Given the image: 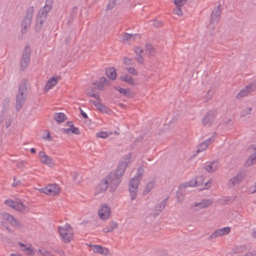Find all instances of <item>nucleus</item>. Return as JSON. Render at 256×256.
<instances>
[{
	"label": "nucleus",
	"mask_w": 256,
	"mask_h": 256,
	"mask_svg": "<svg viewBox=\"0 0 256 256\" xmlns=\"http://www.w3.org/2000/svg\"><path fill=\"white\" fill-rule=\"evenodd\" d=\"M120 79L121 80L126 82L132 86L134 85V84L133 78L128 74H126L124 76H121L120 77Z\"/></svg>",
	"instance_id": "f704fd0d"
},
{
	"label": "nucleus",
	"mask_w": 256,
	"mask_h": 256,
	"mask_svg": "<svg viewBox=\"0 0 256 256\" xmlns=\"http://www.w3.org/2000/svg\"><path fill=\"white\" fill-rule=\"evenodd\" d=\"M174 12L179 16H181L182 15V12L180 8L179 7L176 6V8L174 10Z\"/></svg>",
	"instance_id": "603ef678"
},
{
	"label": "nucleus",
	"mask_w": 256,
	"mask_h": 256,
	"mask_svg": "<svg viewBox=\"0 0 256 256\" xmlns=\"http://www.w3.org/2000/svg\"><path fill=\"white\" fill-rule=\"evenodd\" d=\"M118 227V224L116 222L112 221L109 223L106 227L104 228L102 231L105 233L110 232L113 231L114 229L117 228Z\"/></svg>",
	"instance_id": "a878e982"
},
{
	"label": "nucleus",
	"mask_w": 256,
	"mask_h": 256,
	"mask_svg": "<svg viewBox=\"0 0 256 256\" xmlns=\"http://www.w3.org/2000/svg\"><path fill=\"white\" fill-rule=\"evenodd\" d=\"M20 184V182L18 180H16V177H14V182L12 184L13 187H16L18 185Z\"/></svg>",
	"instance_id": "4d7b16f0"
},
{
	"label": "nucleus",
	"mask_w": 256,
	"mask_h": 256,
	"mask_svg": "<svg viewBox=\"0 0 256 256\" xmlns=\"http://www.w3.org/2000/svg\"><path fill=\"white\" fill-rule=\"evenodd\" d=\"M137 34H129L126 32H123L122 34V40L124 43L134 40Z\"/></svg>",
	"instance_id": "bb28decb"
},
{
	"label": "nucleus",
	"mask_w": 256,
	"mask_h": 256,
	"mask_svg": "<svg viewBox=\"0 0 256 256\" xmlns=\"http://www.w3.org/2000/svg\"><path fill=\"white\" fill-rule=\"evenodd\" d=\"M114 88L126 96L128 98H132L134 96V93L131 92L130 89L128 88H124L120 86H115L114 87Z\"/></svg>",
	"instance_id": "5701e85b"
},
{
	"label": "nucleus",
	"mask_w": 256,
	"mask_h": 256,
	"mask_svg": "<svg viewBox=\"0 0 256 256\" xmlns=\"http://www.w3.org/2000/svg\"><path fill=\"white\" fill-rule=\"evenodd\" d=\"M66 124L70 128H72L74 126V124H73V122L71 121H68L66 122Z\"/></svg>",
	"instance_id": "774afa93"
},
{
	"label": "nucleus",
	"mask_w": 256,
	"mask_h": 256,
	"mask_svg": "<svg viewBox=\"0 0 256 256\" xmlns=\"http://www.w3.org/2000/svg\"><path fill=\"white\" fill-rule=\"evenodd\" d=\"M186 2V0H174V4L176 7L181 8Z\"/></svg>",
	"instance_id": "a19ab883"
},
{
	"label": "nucleus",
	"mask_w": 256,
	"mask_h": 256,
	"mask_svg": "<svg viewBox=\"0 0 256 256\" xmlns=\"http://www.w3.org/2000/svg\"><path fill=\"white\" fill-rule=\"evenodd\" d=\"M98 216L102 220H106L109 218L110 214V208L106 204L101 205V208L98 212Z\"/></svg>",
	"instance_id": "4468645a"
},
{
	"label": "nucleus",
	"mask_w": 256,
	"mask_h": 256,
	"mask_svg": "<svg viewBox=\"0 0 256 256\" xmlns=\"http://www.w3.org/2000/svg\"><path fill=\"white\" fill-rule=\"evenodd\" d=\"M213 96V92L210 90L207 92L206 94L204 96V99L206 102L212 99Z\"/></svg>",
	"instance_id": "c03bdc74"
},
{
	"label": "nucleus",
	"mask_w": 256,
	"mask_h": 256,
	"mask_svg": "<svg viewBox=\"0 0 256 256\" xmlns=\"http://www.w3.org/2000/svg\"><path fill=\"white\" fill-rule=\"evenodd\" d=\"M144 172V169L142 167H140L137 170V172L134 176L133 178H134L136 180H139L140 181L142 179V176L143 175Z\"/></svg>",
	"instance_id": "e433bc0d"
},
{
	"label": "nucleus",
	"mask_w": 256,
	"mask_h": 256,
	"mask_svg": "<svg viewBox=\"0 0 256 256\" xmlns=\"http://www.w3.org/2000/svg\"><path fill=\"white\" fill-rule=\"evenodd\" d=\"M250 190H251L252 194H254L256 192V182L255 183V185L253 188H250Z\"/></svg>",
	"instance_id": "69168bd1"
},
{
	"label": "nucleus",
	"mask_w": 256,
	"mask_h": 256,
	"mask_svg": "<svg viewBox=\"0 0 256 256\" xmlns=\"http://www.w3.org/2000/svg\"><path fill=\"white\" fill-rule=\"evenodd\" d=\"M220 6V4H219L214 8L211 14L210 20V24L216 25L218 22L221 15Z\"/></svg>",
	"instance_id": "9b49d317"
},
{
	"label": "nucleus",
	"mask_w": 256,
	"mask_h": 256,
	"mask_svg": "<svg viewBox=\"0 0 256 256\" xmlns=\"http://www.w3.org/2000/svg\"><path fill=\"white\" fill-rule=\"evenodd\" d=\"M203 176H196L194 180H190L188 182L182 184L180 186V188H186L188 186H196L201 184L203 182Z\"/></svg>",
	"instance_id": "dca6fc26"
},
{
	"label": "nucleus",
	"mask_w": 256,
	"mask_h": 256,
	"mask_svg": "<svg viewBox=\"0 0 256 256\" xmlns=\"http://www.w3.org/2000/svg\"><path fill=\"white\" fill-rule=\"evenodd\" d=\"M252 110V108H245L244 110H242L241 116H245L246 115L250 114Z\"/></svg>",
	"instance_id": "09e8293b"
},
{
	"label": "nucleus",
	"mask_w": 256,
	"mask_h": 256,
	"mask_svg": "<svg viewBox=\"0 0 256 256\" xmlns=\"http://www.w3.org/2000/svg\"><path fill=\"white\" fill-rule=\"evenodd\" d=\"M92 247V250L94 252L104 255H106L108 254V250L106 248L98 245L93 246Z\"/></svg>",
	"instance_id": "7c9ffc66"
},
{
	"label": "nucleus",
	"mask_w": 256,
	"mask_h": 256,
	"mask_svg": "<svg viewBox=\"0 0 256 256\" xmlns=\"http://www.w3.org/2000/svg\"><path fill=\"white\" fill-rule=\"evenodd\" d=\"M234 200V198L231 196H226L224 198V202L225 204H228V202H232Z\"/></svg>",
	"instance_id": "6e6d98bb"
},
{
	"label": "nucleus",
	"mask_w": 256,
	"mask_h": 256,
	"mask_svg": "<svg viewBox=\"0 0 256 256\" xmlns=\"http://www.w3.org/2000/svg\"><path fill=\"white\" fill-rule=\"evenodd\" d=\"M96 136H97V137H98V138H106L108 136V133L106 132H100L97 133Z\"/></svg>",
	"instance_id": "3c124183"
},
{
	"label": "nucleus",
	"mask_w": 256,
	"mask_h": 256,
	"mask_svg": "<svg viewBox=\"0 0 256 256\" xmlns=\"http://www.w3.org/2000/svg\"><path fill=\"white\" fill-rule=\"evenodd\" d=\"M168 200V198H166L162 200V202L158 204L156 206L155 211L156 212L154 214V216L159 214L162 212L166 204V201Z\"/></svg>",
	"instance_id": "c85d7f7f"
},
{
	"label": "nucleus",
	"mask_w": 256,
	"mask_h": 256,
	"mask_svg": "<svg viewBox=\"0 0 256 256\" xmlns=\"http://www.w3.org/2000/svg\"><path fill=\"white\" fill-rule=\"evenodd\" d=\"M100 82L103 84H106L108 86L110 84V82L105 77H101L100 78Z\"/></svg>",
	"instance_id": "de8ad7c7"
},
{
	"label": "nucleus",
	"mask_w": 256,
	"mask_h": 256,
	"mask_svg": "<svg viewBox=\"0 0 256 256\" xmlns=\"http://www.w3.org/2000/svg\"><path fill=\"white\" fill-rule=\"evenodd\" d=\"M140 182V181L139 180H136L132 178L130 180L128 190L131 200H134L136 198Z\"/></svg>",
	"instance_id": "423d86ee"
},
{
	"label": "nucleus",
	"mask_w": 256,
	"mask_h": 256,
	"mask_svg": "<svg viewBox=\"0 0 256 256\" xmlns=\"http://www.w3.org/2000/svg\"><path fill=\"white\" fill-rule=\"evenodd\" d=\"M26 96L22 95V94H16V108L17 111H19L24 104Z\"/></svg>",
	"instance_id": "a211bd4d"
},
{
	"label": "nucleus",
	"mask_w": 256,
	"mask_h": 256,
	"mask_svg": "<svg viewBox=\"0 0 256 256\" xmlns=\"http://www.w3.org/2000/svg\"><path fill=\"white\" fill-rule=\"evenodd\" d=\"M22 251L26 252L29 256H33L34 254V250L30 247L22 248Z\"/></svg>",
	"instance_id": "79ce46f5"
},
{
	"label": "nucleus",
	"mask_w": 256,
	"mask_h": 256,
	"mask_svg": "<svg viewBox=\"0 0 256 256\" xmlns=\"http://www.w3.org/2000/svg\"><path fill=\"white\" fill-rule=\"evenodd\" d=\"M96 84H98L96 88L99 90H102L103 87H104V84H102V83H100V82H96L94 83V84L96 85Z\"/></svg>",
	"instance_id": "bf43d9fd"
},
{
	"label": "nucleus",
	"mask_w": 256,
	"mask_h": 256,
	"mask_svg": "<svg viewBox=\"0 0 256 256\" xmlns=\"http://www.w3.org/2000/svg\"><path fill=\"white\" fill-rule=\"evenodd\" d=\"M57 84V80L53 76L46 83L45 86L44 90L46 92L48 91L52 87L55 86Z\"/></svg>",
	"instance_id": "c756f323"
},
{
	"label": "nucleus",
	"mask_w": 256,
	"mask_h": 256,
	"mask_svg": "<svg viewBox=\"0 0 256 256\" xmlns=\"http://www.w3.org/2000/svg\"><path fill=\"white\" fill-rule=\"evenodd\" d=\"M244 256H256V254L254 252H249L246 254Z\"/></svg>",
	"instance_id": "338daca9"
},
{
	"label": "nucleus",
	"mask_w": 256,
	"mask_h": 256,
	"mask_svg": "<svg viewBox=\"0 0 256 256\" xmlns=\"http://www.w3.org/2000/svg\"><path fill=\"white\" fill-rule=\"evenodd\" d=\"M218 114V110L212 108L208 110L202 120V124L204 126H210L214 121Z\"/></svg>",
	"instance_id": "39448f33"
},
{
	"label": "nucleus",
	"mask_w": 256,
	"mask_h": 256,
	"mask_svg": "<svg viewBox=\"0 0 256 256\" xmlns=\"http://www.w3.org/2000/svg\"><path fill=\"white\" fill-rule=\"evenodd\" d=\"M72 176L73 180L74 181H75L76 182L78 183L79 182V180L77 181V178H78V174L76 172H74L72 173Z\"/></svg>",
	"instance_id": "13d9d810"
},
{
	"label": "nucleus",
	"mask_w": 256,
	"mask_h": 256,
	"mask_svg": "<svg viewBox=\"0 0 256 256\" xmlns=\"http://www.w3.org/2000/svg\"><path fill=\"white\" fill-rule=\"evenodd\" d=\"M256 90V80L244 86L236 96V99L246 96L250 92Z\"/></svg>",
	"instance_id": "0eeeda50"
},
{
	"label": "nucleus",
	"mask_w": 256,
	"mask_h": 256,
	"mask_svg": "<svg viewBox=\"0 0 256 256\" xmlns=\"http://www.w3.org/2000/svg\"><path fill=\"white\" fill-rule=\"evenodd\" d=\"M120 0H110V2L106 6L107 10H110L114 8V7L120 2Z\"/></svg>",
	"instance_id": "58836bf2"
},
{
	"label": "nucleus",
	"mask_w": 256,
	"mask_h": 256,
	"mask_svg": "<svg viewBox=\"0 0 256 256\" xmlns=\"http://www.w3.org/2000/svg\"><path fill=\"white\" fill-rule=\"evenodd\" d=\"M27 80H22L20 82L18 87V92L17 94H22L23 96H26L28 94V86H27Z\"/></svg>",
	"instance_id": "412c9836"
},
{
	"label": "nucleus",
	"mask_w": 256,
	"mask_h": 256,
	"mask_svg": "<svg viewBox=\"0 0 256 256\" xmlns=\"http://www.w3.org/2000/svg\"><path fill=\"white\" fill-rule=\"evenodd\" d=\"M14 209L24 214H26L28 211V207L20 200L16 202Z\"/></svg>",
	"instance_id": "b1692460"
},
{
	"label": "nucleus",
	"mask_w": 256,
	"mask_h": 256,
	"mask_svg": "<svg viewBox=\"0 0 256 256\" xmlns=\"http://www.w3.org/2000/svg\"><path fill=\"white\" fill-rule=\"evenodd\" d=\"M126 70L130 74H132L134 76H137L138 74V72H137V71L135 70L134 68L132 67L126 68Z\"/></svg>",
	"instance_id": "a18cd8bd"
},
{
	"label": "nucleus",
	"mask_w": 256,
	"mask_h": 256,
	"mask_svg": "<svg viewBox=\"0 0 256 256\" xmlns=\"http://www.w3.org/2000/svg\"><path fill=\"white\" fill-rule=\"evenodd\" d=\"M123 62L124 64L127 65H132L134 64V60L132 58H124Z\"/></svg>",
	"instance_id": "49530a36"
},
{
	"label": "nucleus",
	"mask_w": 256,
	"mask_h": 256,
	"mask_svg": "<svg viewBox=\"0 0 256 256\" xmlns=\"http://www.w3.org/2000/svg\"><path fill=\"white\" fill-rule=\"evenodd\" d=\"M42 256H54L48 250H45L42 253Z\"/></svg>",
	"instance_id": "052dcab7"
},
{
	"label": "nucleus",
	"mask_w": 256,
	"mask_h": 256,
	"mask_svg": "<svg viewBox=\"0 0 256 256\" xmlns=\"http://www.w3.org/2000/svg\"><path fill=\"white\" fill-rule=\"evenodd\" d=\"M90 102L94 105L98 110L100 111V112L106 113V114H109L111 110L106 106L104 105L100 102H98L93 100H90Z\"/></svg>",
	"instance_id": "aec40b11"
},
{
	"label": "nucleus",
	"mask_w": 256,
	"mask_h": 256,
	"mask_svg": "<svg viewBox=\"0 0 256 256\" xmlns=\"http://www.w3.org/2000/svg\"><path fill=\"white\" fill-rule=\"evenodd\" d=\"M106 74L111 80H114L116 77V69L113 67H110L106 70Z\"/></svg>",
	"instance_id": "cd10ccee"
},
{
	"label": "nucleus",
	"mask_w": 256,
	"mask_h": 256,
	"mask_svg": "<svg viewBox=\"0 0 256 256\" xmlns=\"http://www.w3.org/2000/svg\"><path fill=\"white\" fill-rule=\"evenodd\" d=\"M2 216L4 220H8L10 224L14 227L20 228L22 226L20 222L18 219L12 216L8 213H2Z\"/></svg>",
	"instance_id": "f8f14e48"
},
{
	"label": "nucleus",
	"mask_w": 256,
	"mask_h": 256,
	"mask_svg": "<svg viewBox=\"0 0 256 256\" xmlns=\"http://www.w3.org/2000/svg\"><path fill=\"white\" fill-rule=\"evenodd\" d=\"M58 231L61 236V240L63 242L68 244L74 238L73 229L68 224L64 226H58Z\"/></svg>",
	"instance_id": "f03ea898"
},
{
	"label": "nucleus",
	"mask_w": 256,
	"mask_h": 256,
	"mask_svg": "<svg viewBox=\"0 0 256 256\" xmlns=\"http://www.w3.org/2000/svg\"><path fill=\"white\" fill-rule=\"evenodd\" d=\"M42 192L50 196H56L60 191L59 186L56 184H49L41 190Z\"/></svg>",
	"instance_id": "1a4fd4ad"
},
{
	"label": "nucleus",
	"mask_w": 256,
	"mask_h": 256,
	"mask_svg": "<svg viewBox=\"0 0 256 256\" xmlns=\"http://www.w3.org/2000/svg\"><path fill=\"white\" fill-rule=\"evenodd\" d=\"M54 0H46L45 5L40 10L48 12L52 8Z\"/></svg>",
	"instance_id": "473e14b6"
},
{
	"label": "nucleus",
	"mask_w": 256,
	"mask_h": 256,
	"mask_svg": "<svg viewBox=\"0 0 256 256\" xmlns=\"http://www.w3.org/2000/svg\"><path fill=\"white\" fill-rule=\"evenodd\" d=\"M54 118L58 123H62L66 119V116L62 112L56 113L54 114Z\"/></svg>",
	"instance_id": "2f4dec72"
},
{
	"label": "nucleus",
	"mask_w": 256,
	"mask_h": 256,
	"mask_svg": "<svg viewBox=\"0 0 256 256\" xmlns=\"http://www.w3.org/2000/svg\"><path fill=\"white\" fill-rule=\"evenodd\" d=\"M16 202H17L14 201L12 200H6L4 202V204H7L8 206L14 208Z\"/></svg>",
	"instance_id": "37998d69"
},
{
	"label": "nucleus",
	"mask_w": 256,
	"mask_h": 256,
	"mask_svg": "<svg viewBox=\"0 0 256 256\" xmlns=\"http://www.w3.org/2000/svg\"><path fill=\"white\" fill-rule=\"evenodd\" d=\"M132 157V154L129 153L124 158L125 161L121 162L118 166L116 171L111 172L108 176L104 180H102L97 187L98 192H105L108 185L110 189L114 190L121 182L122 177L124 176L126 169L128 166V163Z\"/></svg>",
	"instance_id": "f257e3e1"
},
{
	"label": "nucleus",
	"mask_w": 256,
	"mask_h": 256,
	"mask_svg": "<svg viewBox=\"0 0 256 256\" xmlns=\"http://www.w3.org/2000/svg\"><path fill=\"white\" fill-rule=\"evenodd\" d=\"M155 182L154 181H151L149 182L145 187L144 190L142 192V194L144 196H146L148 194L151 190L154 188V186Z\"/></svg>",
	"instance_id": "72a5a7b5"
},
{
	"label": "nucleus",
	"mask_w": 256,
	"mask_h": 256,
	"mask_svg": "<svg viewBox=\"0 0 256 256\" xmlns=\"http://www.w3.org/2000/svg\"><path fill=\"white\" fill-rule=\"evenodd\" d=\"M61 130L66 134H69L70 132H71V129L70 128H63Z\"/></svg>",
	"instance_id": "e2e57ef3"
},
{
	"label": "nucleus",
	"mask_w": 256,
	"mask_h": 256,
	"mask_svg": "<svg viewBox=\"0 0 256 256\" xmlns=\"http://www.w3.org/2000/svg\"><path fill=\"white\" fill-rule=\"evenodd\" d=\"M134 51L136 54V56L135 58L138 64H143L144 60L142 56V54L143 52V50L140 47H136L134 48Z\"/></svg>",
	"instance_id": "393cba45"
},
{
	"label": "nucleus",
	"mask_w": 256,
	"mask_h": 256,
	"mask_svg": "<svg viewBox=\"0 0 256 256\" xmlns=\"http://www.w3.org/2000/svg\"><path fill=\"white\" fill-rule=\"evenodd\" d=\"M39 156L40 158L41 162L42 164L50 166L53 164L52 158L46 154L44 152L40 151L39 152Z\"/></svg>",
	"instance_id": "6ab92c4d"
},
{
	"label": "nucleus",
	"mask_w": 256,
	"mask_h": 256,
	"mask_svg": "<svg viewBox=\"0 0 256 256\" xmlns=\"http://www.w3.org/2000/svg\"><path fill=\"white\" fill-rule=\"evenodd\" d=\"M48 14V12L40 10L37 15L35 26L36 32H39L42 30V26L46 20Z\"/></svg>",
	"instance_id": "6e6552de"
},
{
	"label": "nucleus",
	"mask_w": 256,
	"mask_h": 256,
	"mask_svg": "<svg viewBox=\"0 0 256 256\" xmlns=\"http://www.w3.org/2000/svg\"><path fill=\"white\" fill-rule=\"evenodd\" d=\"M10 102V99L8 98H6L2 102L4 108L7 109L8 108Z\"/></svg>",
	"instance_id": "8fccbe9b"
},
{
	"label": "nucleus",
	"mask_w": 256,
	"mask_h": 256,
	"mask_svg": "<svg viewBox=\"0 0 256 256\" xmlns=\"http://www.w3.org/2000/svg\"><path fill=\"white\" fill-rule=\"evenodd\" d=\"M146 50L148 52V54L150 56H152L154 52V46L150 44H148L146 45Z\"/></svg>",
	"instance_id": "ea45409f"
},
{
	"label": "nucleus",
	"mask_w": 256,
	"mask_h": 256,
	"mask_svg": "<svg viewBox=\"0 0 256 256\" xmlns=\"http://www.w3.org/2000/svg\"><path fill=\"white\" fill-rule=\"evenodd\" d=\"M244 176L243 172H239L236 176L228 180L227 184L229 188H232L240 184L244 180Z\"/></svg>",
	"instance_id": "9d476101"
},
{
	"label": "nucleus",
	"mask_w": 256,
	"mask_h": 256,
	"mask_svg": "<svg viewBox=\"0 0 256 256\" xmlns=\"http://www.w3.org/2000/svg\"><path fill=\"white\" fill-rule=\"evenodd\" d=\"M231 228L230 227H224L220 229L216 230L208 238V240H213L218 236H222L224 235L228 234L230 232Z\"/></svg>",
	"instance_id": "ddd939ff"
},
{
	"label": "nucleus",
	"mask_w": 256,
	"mask_h": 256,
	"mask_svg": "<svg viewBox=\"0 0 256 256\" xmlns=\"http://www.w3.org/2000/svg\"><path fill=\"white\" fill-rule=\"evenodd\" d=\"M34 12V7L33 6H29L26 12V15L22 24V33H26L30 28L32 20L33 18Z\"/></svg>",
	"instance_id": "7ed1b4c3"
},
{
	"label": "nucleus",
	"mask_w": 256,
	"mask_h": 256,
	"mask_svg": "<svg viewBox=\"0 0 256 256\" xmlns=\"http://www.w3.org/2000/svg\"><path fill=\"white\" fill-rule=\"evenodd\" d=\"M249 150H250L252 154L246 162V165L247 166H250L256 164V144H251L249 147Z\"/></svg>",
	"instance_id": "2eb2a0df"
},
{
	"label": "nucleus",
	"mask_w": 256,
	"mask_h": 256,
	"mask_svg": "<svg viewBox=\"0 0 256 256\" xmlns=\"http://www.w3.org/2000/svg\"><path fill=\"white\" fill-rule=\"evenodd\" d=\"M70 129L72 133L74 134H80L79 129L76 127H74V126L73 127L71 128Z\"/></svg>",
	"instance_id": "5fc2aeb1"
},
{
	"label": "nucleus",
	"mask_w": 256,
	"mask_h": 256,
	"mask_svg": "<svg viewBox=\"0 0 256 256\" xmlns=\"http://www.w3.org/2000/svg\"><path fill=\"white\" fill-rule=\"evenodd\" d=\"M212 180H210L206 182L204 184V187L203 188L204 189H206L207 188H208L210 187V185L211 184H212Z\"/></svg>",
	"instance_id": "0e129e2a"
},
{
	"label": "nucleus",
	"mask_w": 256,
	"mask_h": 256,
	"mask_svg": "<svg viewBox=\"0 0 256 256\" xmlns=\"http://www.w3.org/2000/svg\"><path fill=\"white\" fill-rule=\"evenodd\" d=\"M208 144L205 142H202L198 146L196 152L199 153L204 150L208 148Z\"/></svg>",
	"instance_id": "4c0bfd02"
},
{
	"label": "nucleus",
	"mask_w": 256,
	"mask_h": 256,
	"mask_svg": "<svg viewBox=\"0 0 256 256\" xmlns=\"http://www.w3.org/2000/svg\"><path fill=\"white\" fill-rule=\"evenodd\" d=\"M216 133H214L212 136L211 137H210L208 139L206 140L204 142H206V143H208V145H209L211 142H212L214 141V140L215 137L216 136Z\"/></svg>",
	"instance_id": "864d4df0"
},
{
	"label": "nucleus",
	"mask_w": 256,
	"mask_h": 256,
	"mask_svg": "<svg viewBox=\"0 0 256 256\" xmlns=\"http://www.w3.org/2000/svg\"><path fill=\"white\" fill-rule=\"evenodd\" d=\"M213 203V200L210 199H204L200 202H195L194 204V206H199L200 209L206 208Z\"/></svg>",
	"instance_id": "4be33fe9"
},
{
	"label": "nucleus",
	"mask_w": 256,
	"mask_h": 256,
	"mask_svg": "<svg viewBox=\"0 0 256 256\" xmlns=\"http://www.w3.org/2000/svg\"><path fill=\"white\" fill-rule=\"evenodd\" d=\"M220 168V164L218 160H214L206 162L202 169L208 172H214Z\"/></svg>",
	"instance_id": "f3484780"
},
{
	"label": "nucleus",
	"mask_w": 256,
	"mask_h": 256,
	"mask_svg": "<svg viewBox=\"0 0 256 256\" xmlns=\"http://www.w3.org/2000/svg\"><path fill=\"white\" fill-rule=\"evenodd\" d=\"M30 48L28 46H26L22 52V57L20 60V68L21 70L24 71L27 68L30 62Z\"/></svg>",
	"instance_id": "20e7f679"
},
{
	"label": "nucleus",
	"mask_w": 256,
	"mask_h": 256,
	"mask_svg": "<svg viewBox=\"0 0 256 256\" xmlns=\"http://www.w3.org/2000/svg\"><path fill=\"white\" fill-rule=\"evenodd\" d=\"M94 89L92 88L90 90L86 92V94L88 96L93 97L98 101L100 102L101 100L100 96L99 94H96L94 92Z\"/></svg>",
	"instance_id": "c9c22d12"
},
{
	"label": "nucleus",
	"mask_w": 256,
	"mask_h": 256,
	"mask_svg": "<svg viewBox=\"0 0 256 256\" xmlns=\"http://www.w3.org/2000/svg\"><path fill=\"white\" fill-rule=\"evenodd\" d=\"M80 109V114H82V117L84 118H88V115L86 113H85L82 110V109L80 108H79Z\"/></svg>",
	"instance_id": "680f3d73"
}]
</instances>
